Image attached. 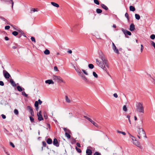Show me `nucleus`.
<instances>
[{
  "mask_svg": "<svg viewBox=\"0 0 155 155\" xmlns=\"http://www.w3.org/2000/svg\"><path fill=\"white\" fill-rule=\"evenodd\" d=\"M38 11V9L37 8H32L31 10V13H32V11H33L34 12H37Z\"/></svg>",
  "mask_w": 155,
  "mask_h": 155,
  "instance_id": "obj_32",
  "label": "nucleus"
},
{
  "mask_svg": "<svg viewBox=\"0 0 155 155\" xmlns=\"http://www.w3.org/2000/svg\"><path fill=\"white\" fill-rule=\"evenodd\" d=\"M44 117L46 120L48 118V116H47L46 114H44Z\"/></svg>",
  "mask_w": 155,
  "mask_h": 155,
  "instance_id": "obj_53",
  "label": "nucleus"
},
{
  "mask_svg": "<svg viewBox=\"0 0 155 155\" xmlns=\"http://www.w3.org/2000/svg\"><path fill=\"white\" fill-rule=\"evenodd\" d=\"M5 39L6 41H8L9 40V38L8 37L5 36Z\"/></svg>",
  "mask_w": 155,
  "mask_h": 155,
  "instance_id": "obj_62",
  "label": "nucleus"
},
{
  "mask_svg": "<svg viewBox=\"0 0 155 155\" xmlns=\"http://www.w3.org/2000/svg\"><path fill=\"white\" fill-rule=\"evenodd\" d=\"M130 30L131 31H134L135 29V26L134 24H131L130 27Z\"/></svg>",
  "mask_w": 155,
  "mask_h": 155,
  "instance_id": "obj_13",
  "label": "nucleus"
},
{
  "mask_svg": "<svg viewBox=\"0 0 155 155\" xmlns=\"http://www.w3.org/2000/svg\"><path fill=\"white\" fill-rule=\"evenodd\" d=\"M0 85L3 86L4 85V83L2 81H0Z\"/></svg>",
  "mask_w": 155,
  "mask_h": 155,
  "instance_id": "obj_55",
  "label": "nucleus"
},
{
  "mask_svg": "<svg viewBox=\"0 0 155 155\" xmlns=\"http://www.w3.org/2000/svg\"><path fill=\"white\" fill-rule=\"evenodd\" d=\"M144 48V47L142 45H141V52H143V50Z\"/></svg>",
  "mask_w": 155,
  "mask_h": 155,
  "instance_id": "obj_47",
  "label": "nucleus"
},
{
  "mask_svg": "<svg viewBox=\"0 0 155 155\" xmlns=\"http://www.w3.org/2000/svg\"><path fill=\"white\" fill-rule=\"evenodd\" d=\"M10 145L12 146V147L13 148L15 147V146L14 144L12 142H10Z\"/></svg>",
  "mask_w": 155,
  "mask_h": 155,
  "instance_id": "obj_52",
  "label": "nucleus"
},
{
  "mask_svg": "<svg viewBox=\"0 0 155 155\" xmlns=\"http://www.w3.org/2000/svg\"><path fill=\"white\" fill-rule=\"evenodd\" d=\"M137 110L139 113H144V108L142 103H138L136 105Z\"/></svg>",
  "mask_w": 155,
  "mask_h": 155,
  "instance_id": "obj_3",
  "label": "nucleus"
},
{
  "mask_svg": "<svg viewBox=\"0 0 155 155\" xmlns=\"http://www.w3.org/2000/svg\"><path fill=\"white\" fill-rule=\"evenodd\" d=\"M10 28V27L9 26L7 25L5 27V30H8V29H9Z\"/></svg>",
  "mask_w": 155,
  "mask_h": 155,
  "instance_id": "obj_51",
  "label": "nucleus"
},
{
  "mask_svg": "<svg viewBox=\"0 0 155 155\" xmlns=\"http://www.w3.org/2000/svg\"><path fill=\"white\" fill-rule=\"evenodd\" d=\"M113 96L115 98H117L118 97L117 94L116 93L114 94H113Z\"/></svg>",
  "mask_w": 155,
  "mask_h": 155,
  "instance_id": "obj_60",
  "label": "nucleus"
},
{
  "mask_svg": "<svg viewBox=\"0 0 155 155\" xmlns=\"http://www.w3.org/2000/svg\"><path fill=\"white\" fill-rule=\"evenodd\" d=\"M65 100L68 103H70V100L68 98V97L67 96H65Z\"/></svg>",
  "mask_w": 155,
  "mask_h": 155,
  "instance_id": "obj_27",
  "label": "nucleus"
},
{
  "mask_svg": "<svg viewBox=\"0 0 155 155\" xmlns=\"http://www.w3.org/2000/svg\"><path fill=\"white\" fill-rule=\"evenodd\" d=\"M84 117L86 119L90 121L92 124L95 126L97 127H98L99 126L91 118L86 116H84Z\"/></svg>",
  "mask_w": 155,
  "mask_h": 155,
  "instance_id": "obj_6",
  "label": "nucleus"
},
{
  "mask_svg": "<svg viewBox=\"0 0 155 155\" xmlns=\"http://www.w3.org/2000/svg\"><path fill=\"white\" fill-rule=\"evenodd\" d=\"M122 31L125 35V36L127 38H129V37L127 35H131V33L130 32L127 30H126L124 29L123 28H122L121 29Z\"/></svg>",
  "mask_w": 155,
  "mask_h": 155,
  "instance_id": "obj_5",
  "label": "nucleus"
},
{
  "mask_svg": "<svg viewBox=\"0 0 155 155\" xmlns=\"http://www.w3.org/2000/svg\"><path fill=\"white\" fill-rule=\"evenodd\" d=\"M112 48L113 50H114V52L116 53L117 54H119V51L117 49L116 47L115 46V45H114V46L112 47Z\"/></svg>",
  "mask_w": 155,
  "mask_h": 155,
  "instance_id": "obj_12",
  "label": "nucleus"
},
{
  "mask_svg": "<svg viewBox=\"0 0 155 155\" xmlns=\"http://www.w3.org/2000/svg\"><path fill=\"white\" fill-rule=\"evenodd\" d=\"M63 130L64 131L67 132H68L69 133H71V131L69 129H67L66 128L64 127L63 128Z\"/></svg>",
  "mask_w": 155,
  "mask_h": 155,
  "instance_id": "obj_28",
  "label": "nucleus"
},
{
  "mask_svg": "<svg viewBox=\"0 0 155 155\" xmlns=\"http://www.w3.org/2000/svg\"><path fill=\"white\" fill-rule=\"evenodd\" d=\"M42 145L43 147H46L47 146V144L45 141H43L42 142Z\"/></svg>",
  "mask_w": 155,
  "mask_h": 155,
  "instance_id": "obj_43",
  "label": "nucleus"
},
{
  "mask_svg": "<svg viewBox=\"0 0 155 155\" xmlns=\"http://www.w3.org/2000/svg\"><path fill=\"white\" fill-rule=\"evenodd\" d=\"M70 133L68 132H66L65 133V136L68 138V139H69L71 138V135L69 134Z\"/></svg>",
  "mask_w": 155,
  "mask_h": 155,
  "instance_id": "obj_23",
  "label": "nucleus"
},
{
  "mask_svg": "<svg viewBox=\"0 0 155 155\" xmlns=\"http://www.w3.org/2000/svg\"><path fill=\"white\" fill-rule=\"evenodd\" d=\"M76 140L75 139H74L72 140V141L71 142V143L73 144H74L76 143Z\"/></svg>",
  "mask_w": 155,
  "mask_h": 155,
  "instance_id": "obj_50",
  "label": "nucleus"
},
{
  "mask_svg": "<svg viewBox=\"0 0 155 155\" xmlns=\"http://www.w3.org/2000/svg\"><path fill=\"white\" fill-rule=\"evenodd\" d=\"M123 110L124 111H127V108L126 105H125L123 107Z\"/></svg>",
  "mask_w": 155,
  "mask_h": 155,
  "instance_id": "obj_39",
  "label": "nucleus"
},
{
  "mask_svg": "<svg viewBox=\"0 0 155 155\" xmlns=\"http://www.w3.org/2000/svg\"><path fill=\"white\" fill-rule=\"evenodd\" d=\"M93 75L96 78H98V75L94 71H93Z\"/></svg>",
  "mask_w": 155,
  "mask_h": 155,
  "instance_id": "obj_35",
  "label": "nucleus"
},
{
  "mask_svg": "<svg viewBox=\"0 0 155 155\" xmlns=\"http://www.w3.org/2000/svg\"><path fill=\"white\" fill-rule=\"evenodd\" d=\"M14 113L16 115H18V111L17 109H15L14 110Z\"/></svg>",
  "mask_w": 155,
  "mask_h": 155,
  "instance_id": "obj_34",
  "label": "nucleus"
},
{
  "mask_svg": "<svg viewBox=\"0 0 155 155\" xmlns=\"http://www.w3.org/2000/svg\"><path fill=\"white\" fill-rule=\"evenodd\" d=\"M100 57L101 59L102 62H100L98 61L97 59L96 60L97 64L101 68H102L103 70L105 71L107 74H108V72L107 71V68H109V65L106 59L104 56V55L101 53V54H100Z\"/></svg>",
  "mask_w": 155,
  "mask_h": 155,
  "instance_id": "obj_1",
  "label": "nucleus"
},
{
  "mask_svg": "<svg viewBox=\"0 0 155 155\" xmlns=\"http://www.w3.org/2000/svg\"><path fill=\"white\" fill-rule=\"evenodd\" d=\"M88 66L89 68L91 69H92L94 68V65L93 64H89Z\"/></svg>",
  "mask_w": 155,
  "mask_h": 155,
  "instance_id": "obj_26",
  "label": "nucleus"
},
{
  "mask_svg": "<svg viewBox=\"0 0 155 155\" xmlns=\"http://www.w3.org/2000/svg\"><path fill=\"white\" fill-rule=\"evenodd\" d=\"M54 70L55 71H58V68L56 66H54Z\"/></svg>",
  "mask_w": 155,
  "mask_h": 155,
  "instance_id": "obj_57",
  "label": "nucleus"
},
{
  "mask_svg": "<svg viewBox=\"0 0 155 155\" xmlns=\"http://www.w3.org/2000/svg\"><path fill=\"white\" fill-rule=\"evenodd\" d=\"M19 31V34L21 35H22L25 37H26L25 35V33H24V32L22 31L21 30V31Z\"/></svg>",
  "mask_w": 155,
  "mask_h": 155,
  "instance_id": "obj_36",
  "label": "nucleus"
},
{
  "mask_svg": "<svg viewBox=\"0 0 155 155\" xmlns=\"http://www.w3.org/2000/svg\"><path fill=\"white\" fill-rule=\"evenodd\" d=\"M47 127L49 128V129L51 128V126L50 124H47Z\"/></svg>",
  "mask_w": 155,
  "mask_h": 155,
  "instance_id": "obj_63",
  "label": "nucleus"
},
{
  "mask_svg": "<svg viewBox=\"0 0 155 155\" xmlns=\"http://www.w3.org/2000/svg\"><path fill=\"white\" fill-rule=\"evenodd\" d=\"M138 134L139 135H137V137L139 139H140L142 137V136H144V137L147 138V136L146 135L145 133L144 130L142 128H140L139 127H138Z\"/></svg>",
  "mask_w": 155,
  "mask_h": 155,
  "instance_id": "obj_2",
  "label": "nucleus"
},
{
  "mask_svg": "<svg viewBox=\"0 0 155 155\" xmlns=\"http://www.w3.org/2000/svg\"><path fill=\"white\" fill-rule=\"evenodd\" d=\"M96 11L97 13L98 14H100L102 12V10L99 8L97 9Z\"/></svg>",
  "mask_w": 155,
  "mask_h": 155,
  "instance_id": "obj_25",
  "label": "nucleus"
},
{
  "mask_svg": "<svg viewBox=\"0 0 155 155\" xmlns=\"http://www.w3.org/2000/svg\"><path fill=\"white\" fill-rule=\"evenodd\" d=\"M0 18L5 21L6 20V19L3 17H0Z\"/></svg>",
  "mask_w": 155,
  "mask_h": 155,
  "instance_id": "obj_61",
  "label": "nucleus"
},
{
  "mask_svg": "<svg viewBox=\"0 0 155 155\" xmlns=\"http://www.w3.org/2000/svg\"><path fill=\"white\" fill-rule=\"evenodd\" d=\"M12 34L15 36H16L18 35V33L16 31H13L12 32Z\"/></svg>",
  "mask_w": 155,
  "mask_h": 155,
  "instance_id": "obj_29",
  "label": "nucleus"
},
{
  "mask_svg": "<svg viewBox=\"0 0 155 155\" xmlns=\"http://www.w3.org/2000/svg\"><path fill=\"white\" fill-rule=\"evenodd\" d=\"M45 82L46 84H54V82L52 80H48L45 81Z\"/></svg>",
  "mask_w": 155,
  "mask_h": 155,
  "instance_id": "obj_15",
  "label": "nucleus"
},
{
  "mask_svg": "<svg viewBox=\"0 0 155 155\" xmlns=\"http://www.w3.org/2000/svg\"><path fill=\"white\" fill-rule=\"evenodd\" d=\"M4 76L6 79H8L10 77V74L7 71H5V72L4 74Z\"/></svg>",
  "mask_w": 155,
  "mask_h": 155,
  "instance_id": "obj_11",
  "label": "nucleus"
},
{
  "mask_svg": "<svg viewBox=\"0 0 155 155\" xmlns=\"http://www.w3.org/2000/svg\"><path fill=\"white\" fill-rule=\"evenodd\" d=\"M21 94H22V95H23V96H24L25 97H28V95L27 94H26L25 93V92L24 91H22V92H21Z\"/></svg>",
  "mask_w": 155,
  "mask_h": 155,
  "instance_id": "obj_33",
  "label": "nucleus"
},
{
  "mask_svg": "<svg viewBox=\"0 0 155 155\" xmlns=\"http://www.w3.org/2000/svg\"><path fill=\"white\" fill-rule=\"evenodd\" d=\"M17 88L18 90L20 92H21L23 90H25L24 88H22L20 86H17Z\"/></svg>",
  "mask_w": 155,
  "mask_h": 155,
  "instance_id": "obj_18",
  "label": "nucleus"
},
{
  "mask_svg": "<svg viewBox=\"0 0 155 155\" xmlns=\"http://www.w3.org/2000/svg\"><path fill=\"white\" fill-rule=\"evenodd\" d=\"M150 38L152 39H154L155 38V35L154 34L151 35L150 36Z\"/></svg>",
  "mask_w": 155,
  "mask_h": 155,
  "instance_id": "obj_38",
  "label": "nucleus"
},
{
  "mask_svg": "<svg viewBox=\"0 0 155 155\" xmlns=\"http://www.w3.org/2000/svg\"><path fill=\"white\" fill-rule=\"evenodd\" d=\"M30 113L31 114V115L32 116H34V112L33 110H31V111H30Z\"/></svg>",
  "mask_w": 155,
  "mask_h": 155,
  "instance_id": "obj_49",
  "label": "nucleus"
},
{
  "mask_svg": "<svg viewBox=\"0 0 155 155\" xmlns=\"http://www.w3.org/2000/svg\"><path fill=\"white\" fill-rule=\"evenodd\" d=\"M10 82L12 84V86L14 87H15L16 86V84L14 81L12 80L11 79L10 80Z\"/></svg>",
  "mask_w": 155,
  "mask_h": 155,
  "instance_id": "obj_21",
  "label": "nucleus"
},
{
  "mask_svg": "<svg viewBox=\"0 0 155 155\" xmlns=\"http://www.w3.org/2000/svg\"><path fill=\"white\" fill-rule=\"evenodd\" d=\"M53 79L57 81L58 82H63V80L62 78L59 76H57L56 75H53L52 77Z\"/></svg>",
  "mask_w": 155,
  "mask_h": 155,
  "instance_id": "obj_4",
  "label": "nucleus"
},
{
  "mask_svg": "<svg viewBox=\"0 0 155 155\" xmlns=\"http://www.w3.org/2000/svg\"><path fill=\"white\" fill-rule=\"evenodd\" d=\"M86 153L87 155H91L92 154V150L90 149H87L86 150Z\"/></svg>",
  "mask_w": 155,
  "mask_h": 155,
  "instance_id": "obj_14",
  "label": "nucleus"
},
{
  "mask_svg": "<svg viewBox=\"0 0 155 155\" xmlns=\"http://www.w3.org/2000/svg\"><path fill=\"white\" fill-rule=\"evenodd\" d=\"M82 71L86 75H88V74L87 72L84 70L82 69Z\"/></svg>",
  "mask_w": 155,
  "mask_h": 155,
  "instance_id": "obj_48",
  "label": "nucleus"
},
{
  "mask_svg": "<svg viewBox=\"0 0 155 155\" xmlns=\"http://www.w3.org/2000/svg\"><path fill=\"white\" fill-rule=\"evenodd\" d=\"M53 143L54 146L57 147H59V143L58 142V140L56 138H55L54 139Z\"/></svg>",
  "mask_w": 155,
  "mask_h": 155,
  "instance_id": "obj_7",
  "label": "nucleus"
},
{
  "mask_svg": "<svg viewBox=\"0 0 155 155\" xmlns=\"http://www.w3.org/2000/svg\"><path fill=\"white\" fill-rule=\"evenodd\" d=\"M51 4L53 5V6L55 7H59V5L56 3L54 2H51Z\"/></svg>",
  "mask_w": 155,
  "mask_h": 155,
  "instance_id": "obj_19",
  "label": "nucleus"
},
{
  "mask_svg": "<svg viewBox=\"0 0 155 155\" xmlns=\"http://www.w3.org/2000/svg\"><path fill=\"white\" fill-rule=\"evenodd\" d=\"M68 53L69 54H71L72 53V51L71 50H68Z\"/></svg>",
  "mask_w": 155,
  "mask_h": 155,
  "instance_id": "obj_64",
  "label": "nucleus"
},
{
  "mask_svg": "<svg viewBox=\"0 0 155 155\" xmlns=\"http://www.w3.org/2000/svg\"><path fill=\"white\" fill-rule=\"evenodd\" d=\"M133 144L135 145L140 147V148H142V147L140 146V144L139 142L137 141L136 139H135V141H133Z\"/></svg>",
  "mask_w": 155,
  "mask_h": 155,
  "instance_id": "obj_8",
  "label": "nucleus"
},
{
  "mask_svg": "<svg viewBox=\"0 0 155 155\" xmlns=\"http://www.w3.org/2000/svg\"><path fill=\"white\" fill-rule=\"evenodd\" d=\"M101 6L102 8L106 10H107L108 9V7L104 4H101Z\"/></svg>",
  "mask_w": 155,
  "mask_h": 155,
  "instance_id": "obj_17",
  "label": "nucleus"
},
{
  "mask_svg": "<svg viewBox=\"0 0 155 155\" xmlns=\"http://www.w3.org/2000/svg\"><path fill=\"white\" fill-rule=\"evenodd\" d=\"M50 53V51L48 49H46L44 51V53L46 55L49 54Z\"/></svg>",
  "mask_w": 155,
  "mask_h": 155,
  "instance_id": "obj_22",
  "label": "nucleus"
},
{
  "mask_svg": "<svg viewBox=\"0 0 155 155\" xmlns=\"http://www.w3.org/2000/svg\"><path fill=\"white\" fill-rule=\"evenodd\" d=\"M130 11L134 12L135 10V8L132 5H130L129 7Z\"/></svg>",
  "mask_w": 155,
  "mask_h": 155,
  "instance_id": "obj_20",
  "label": "nucleus"
},
{
  "mask_svg": "<svg viewBox=\"0 0 155 155\" xmlns=\"http://www.w3.org/2000/svg\"><path fill=\"white\" fill-rule=\"evenodd\" d=\"M151 45L154 47V49H155V43L153 41H151Z\"/></svg>",
  "mask_w": 155,
  "mask_h": 155,
  "instance_id": "obj_44",
  "label": "nucleus"
},
{
  "mask_svg": "<svg viewBox=\"0 0 155 155\" xmlns=\"http://www.w3.org/2000/svg\"><path fill=\"white\" fill-rule=\"evenodd\" d=\"M76 145L79 147H81V145H80V143H76Z\"/></svg>",
  "mask_w": 155,
  "mask_h": 155,
  "instance_id": "obj_58",
  "label": "nucleus"
},
{
  "mask_svg": "<svg viewBox=\"0 0 155 155\" xmlns=\"http://www.w3.org/2000/svg\"><path fill=\"white\" fill-rule=\"evenodd\" d=\"M93 155H101V153L97 152H95Z\"/></svg>",
  "mask_w": 155,
  "mask_h": 155,
  "instance_id": "obj_46",
  "label": "nucleus"
},
{
  "mask_svg": "<svg viewBox=\"0 0 155 155\" xmlns=\"http://www.w3.org/2000/svg\"><path fill=\"white\" fill-rule=\"evenodd\" d=\"M1 116H2V118L3 119H5L6 118V117L5 115L3 114H2Z\"/></svg>",
  "mask_w": 155,
  "mask_h": 155,
  "instance_id": "obj_54",
  "label": "nucleus"
},
{
  "mask_svg": "<svg viewBox=\"0 0 155 155\" xmlns=\"http://www.w3.org/2000/svg\"><path fill=\"white\" fill-rule=\"evenodd\" d=\"M46 142L48 144H51L52 143V140L50 138H48L46 140Z\"/></svg>",
  "mask_w": 155,
  "mask_h": 155,
  "instance_id": "obj_16",
  "label": "nucleus"
},
{
  "mask_svg": "<svg viewBox=\"0 0 155 155\" xmlns=\"http://www.w3.org/2000/svg\"><path fill=\"white\" fill-rule=\"evenodd\" d=\"M41 111H40L39 113L37 114V116H38V120L39 121H41L42 120H43V118L41 114Z\"/></svg>",
  "mask_w": 155,
  "mask_h": 155,
  "instance_id": "obj_10",
  "label": "nucleus"
},
{
  "mask_svg": "<svg viewBox=\"0 0 155 155\" xmlns=\"http://www.w3.org/2000/svg\"><path fill=\"white\" fill-rule=\"evenodd\" d=\"M130 135L132 137L131 139H132V140L133 142V141H135V139H136V138L135 137H134L133 136H132L131 135Z\"/></svg>",
  "mask_w": 155,
  "mask_h": 155,
  "instance_id": "obj_56",
  "label": "nucleus"
},
{
  "mask_svg": "<svg viewBox=\"0 0 155 155\" xmlns=\"http://www.w3.org/2000/svg\"><path fill=\"white\" fill-rule=\"evenodd\" d=\"M125 17L128 20H129V15L126 12L125 15Z\"/></svg>",
  "mask_w": 155,
  "mask_h": 155,
  "instance_id": "obj_41",
  "label": "nucleus"
},
{
  "mask_svg": "<svg viewBox=\"0 0 155 155\" xmlns=\"http://www.w3.org/2000/svg\"><path fill=\"white\" fill-rule=\"evenodd\" d=\"M78 75L80 76L82 78V79L84 81H87V79L86 77L84 76L83 74L81 72H78Z\"/></svg>",
  "mask_w": 155,
  "mask_h": 155,
  "instance_id": "obj_9",
  "label": "nucleus"
},
{
  "mask_svg": "<svg viewBox=\"0 0 155 155\" xmlns=\"http://www.w3.org/2000/svg\"><path fill=\"white\" fill-rule=\"evenodd\" d=\"M31 39L32 41L34 42H35V40L34 37H31Z\"/></svg>",
  "mask_w": 155,
  "mask_h": 155,
  "instance_id": "obj_45",
  "label": "nucleus"
},
{
  "mask_svg": "<svg viewBox=\"0 0 155 155\" xmlns=\"http://www.w3.org/2000/svg\"><path fill=\"white\" fill-rule=\"evenodd\" d=\"M38 102L39 104L40 105L42 103V101L39 99L38 100Z\"/></svg>",
  "mask_w": 155,
  "mask_h": 155,
  "instance_id": "obj_59",
  "label": "nucleus"
},
{
  "mask_svg": "<svg viewBox=\"0 0 155 155\" xmlns=\"http://www.w3.org/2000/svg\"><path fill=\"white\" fill-rule=\"evenodd\" d=\"M94 1L95 4L97 5H99L100 3L98 0H94Z\"/></svg>",
  "mask_w": 155,
  "mask_h": 155,
  "instance_id": "obj_37",
  "label": "nucleus"
},
{
  "mask_svg": "<svg viewBox=\"0 0 155 155\" xmlns=\"http://www.w3.org/2000/svg\"><path fill=\"white\" fill-rule=\"evenodd\" d=\"M75 149H76L77 151L79 153H81V150L80 148H79L77 147H75Z\"/></svg>",
  "mask_w": 155,
  "mask_h": 155,
  "instance_id": "obj_31",
  "label": "nucleus"
},
{
  "mask_svg": "<svg viewBox=\"0 0 155 155\" xmlns=\"http://www.w3.org/2000/svg\"><path fill=\"white\" fill-rule=\"evenodd\" d=\"M29 118L31 122L33 123L34 122V119L32 117L30 116Z\"/></svg>",
  "mask_w": 155,
  "mask_h": 155,
  "instance_id": "obj_30",
  "label": "nucleus"
},
{
  "mask_svg": "<svg viewBox=\"0 0 155 155\" xmlns=\"http://www.w3.org/2000/svg\"><path fill=\"white\" fill-rule=\"evenodd\" d=\"M135 17L136 19L139 20L140 19V17L139 14H135Z\"/></svg>",
  "mask_w": 155,
  "mask_h": 155,
  "instance_id": "obj_24",
  "label": "nucleus"
},
{
  "mask_svg": "<svg viewBox=\"0 0 155 155\" xmlns=\"http://www.w3.org/2000/svg\"><path fill=\"white\" fill-rule=\"evenodd\" d=\"M39 103L38 101H36L35 103V107H38Z\"/></svg>",
  "mask_w": 155,
  "mask_h": 155,
  "instance_id": "obj_40",
  "label": "nucleus"
},
{
  "mask_svg": "<svg viewBox=\"0 0 155 155\" xmlns=\"http://www.w3.org/2000/svg\"><path fill=\"white\" fill-rule=\"evenodd\" d=\"M27 109L28 110H29L30 111L33 110L32 107L30 106H28L27 107Z\"/></svg>",
  "mask_w": 155,
  "mask_h": 155,
  "instance_id": "obj_42",
  "label": "nucleus"
}]
</instances>
